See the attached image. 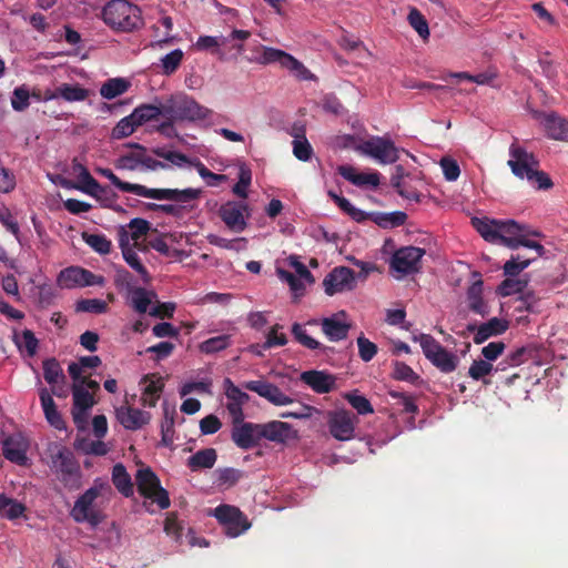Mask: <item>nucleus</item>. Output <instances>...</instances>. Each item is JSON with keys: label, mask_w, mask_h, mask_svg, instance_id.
I'll return each instance as SVG.
<instances>
[{"label": "nucleus", "mask_w": 568, "mask_h": 568, "mask_svg": "<svg viewBox=\"0 0 568 568\" xmlns=\"http://www.w3.org/2000/svg\"><path fill=\"white\" fill-rule=\"evenodd\" d=\"M90 95V90L79 83H61L54 90L47 91L44 100H63L69 103L82 102Z\"/></svg>", "instance_id": "5701e85b"}, {"label": "nucleus", "mask_w": 568, "mask_h": 568, "mask_svg": "<svg viewBox=\"0 0 568 568\" xmlns=\"http://www.w3.org/2000/svg\"><path fill=\"white\" fill-rule=\"evenodd\" d=\"M100 385L95 381H89L88 384L72 385V418L78 429H85L88 417L92 407L95 405L94 393L99 390Z\"/></svg>", "instance_id": "0eeeda50"}, {"label": "nucleus", "mask_w": 568, "mask_h": 568, "mask_svg": "<svg viewBox=\"0 0 568 568\" xmlns=\"http://www.w3.org/2000/svg\"><path fill=\"white\" fill-rule=\"evenodd\" d=\"M237 178V182L232 187V193L244 201L248 197V190L252 184V171L245 163L239 165Z\"/></svg>", "instance_id": "de8ad7c7"}, {"label": "nucleus", "mask_w": 568, "mask_h": 568, "mask_svg": "<svg viewBox=\"0 0 568 568\" xmlns=\"http://www.w3.org/2000/svg\"><path fill=\"white\" fill-rule=\"evenodd\" d=\"M283 68L287 69L296 79L307 81L313 80L314 74L296 58L288 53L284 60Z\"/></svg>", "instance_id": "5fc2aeb1"}, {"label": "nucleus", "mask_w": 568, "mask_h": 568, "mask_svg": "<svg viewBox=\"0 0 568 568\" xmlns=\"http://www.w3.org/2000/svg\"><path fill=\"white\" fill-rule=\"evenodd\" d=\"M184 53L181 49H174L160 59L159 67L164 75L173 74L180 67Z\"/></svg>", "instance_id": "603ef678"}, {"label": "nucleus", "mask_w": 568, "mask_h": 568, "mask_svg": "<svg viewBox=\"0 0 568 568\" xmlns=\"http://www.w3.org/2000/svg\"><path fill=\"white\" fill-rule=\"evenodd\" d=\"M231 439L241 449L254 448L262 439L261 426L244 419L232 420Z\"/></svg>", "instance_id": "a211bd4d"}, {"label": "nucleus", "mask_w": 568, "mask_h": 568, "mask_svg": "<svg viewBox=\"0 0 568 568\" xmlns=\"http://www.w3.org/2000/svg\"><path fill=\"white\" fill-rule=\"evenodd\" d=\"M51 467L63 481H68L69 478L79 475V467L73 460L72 454L65 448L59 449L52 455Z\"/></svg>", "instance_id": "bb28decb"}, {"label": "nucleus", "mask_w": 568, "mask_h": 568, "mask_svg": "<svg viewBox=\"0 0 568 568\" xmlns=\"http://www.w3.org/2000/svg\"><path fill=\"white\" fill-rule=\"evenodd\" d=\"M247 390L256 393L275 406H286L293 403V398L284 394L275 384L265 379L248 381L243 384Z\"/></svg>", "instance_id": "aec40b11"}, {"label": "nucleus", "mask_w": 568, "mask_h": 568, "mask_svg": "<svg viewBox=\"0 0 568 568\" xmlns=\"http://www.w3.org/2000/svg\"><path fill=\"white\" fill-rule=\"evenodd\" d=\"M301 379L318 394L331 392L335 385V378L331 374L320 371L304 372Z\"/></svg>", "instance_id": "c756f323"}, {"label": "nucleus", "mask_w": 568, "mask_h": 568, "mask_svg": "<svg viewBox=\"0 0 568 568\" xmlns=\"http://www.w3.org/2000/svg\"><path fill=\"white\" fill-rule=\"evenodd\" d=\"M142 383L144 384L142 394L143 404L150 407H154L163 390L164 382L162 377L144 376Z\"/></svg>", "instance_id": "c9c22d12"}, {"label": "nucleus", "mask_w": 568, "mask_h": 568, "mask_svg": "<svg viewBox=\"0 0 568 568\" xmlns=\"http://www.w3.org/2000/svg\"><path fill=\"white\" fill-rule=\"evenodd\" d=\"M508 322L503 318L493 317L488 322L483 323L477 328L475 325H468V331H476L474 335V343L481 344L493 336H497L506 332Z\"/></svg>", "instance_id": "cd10ccee"}, {"label": "nucleus", "mask_w": 568, "mask_h": 568, "mask_svg": "<svg viewBox=\"0 0 568 568\" xmlns=\"http://www.w3.org/2000/svg\"><path fill=\"white\" fill-rule=\"evenodd\" d=\"M82 240L100 255L109 254L112 247L111 241L104 234H89L84 232L82 233Z\"/></svg>", "instance_id": "3c124183"}, {"label": "nucleus", "mask_w": 568, "mask_h": 568, "mask_svg": "<svg viewBox=\"0 0 568 568\" xmlns=\"http://www.w3.org/2000/svg\"><path fill=\"white\" fill-rule=\"evenodd\" d=\"M223 389L226 397V409L232 420L245 419L243 406L250 400L248 394L237 387L230 378L223 381Z\"/></svg>", "instance_id": "412c9836"}, {"label": "nucleus", "mask_w": 568, "mask_h": 568, "mask_svg": "<svg viewBox=\"0 0 568 568\" xmlns=\"http://www.w3.org/2000/svg\"><path fill=\"white\" fill-rule=\"evenodd\" d=\"M217 455L214 448H205L196 452L187 459V466L192 470L212 468L216 462Z\"/></svg>", "instance_id": "a18cd8bd"}, {"label": "nucleus", "mask_w": 568, "mask_h": 568, "mask_svg": "<svg viewBox=\"0 0 568 568\" xmlns=\"http://www.w3.org/2000/svg\"><path fill=\"white\" fill-rule=\"evenodd\" d=\"M471 225L485 241L511 250L519 247L524 234H532L534 237L541 236L539 231L532 230L526 224H519L511 219L496 220L487 216H475L471 219Z\"/></svg>", "instance_id": "f257e3e1"}, {"label": "nucleus", "mask_w": 568, "mask_h": 568, "mask_svg": "<svg viewBox=\"0 0 568 568\" xmlns=\"http://www.w3.org/2000/svg\"><path fill=\"white\" fill-rule=\"evenodd\" d=\"M292 334L300 344L310 349H317L322 346V344L315 338L311 337L306 329L298 323L293 324Z\"/></svg>", "instance_id": "0e129e2a"}, {"label": "nucleus", "mask_w": 568, "mask_h": 568, "mask_svg": "<svg viewBox=\"0 0 568 568\" xmlns=\"http://www.w3.org/2000/svg\"><path fill=\"white\" fill-rule=\"evenodd\" d=\"M548 138L568 142V120L554 113L546 114L541 121Z\"/></svg>", "instance_id": "c85d7f7f"}, {"label": "nucleus", "mask_w": 568, "mask_h": 568, "mask_svg": "<svg viewBox=\"0 0 568 568\" xmlns=\"http://www.w3.org/2000/svg\"><path fill=\"white\" fill-rule=\"evenodd\" d=\"M150 223L140 217L132 219L126 225L120 226L118 231L119 239L124 233L128 235L129 243H132L134 246H139L140 240L148 234L150 231Z\"/></svg>", "instance_id": "f704fd0d"}, {"label": "nucleus", "mask_w": 568, "mask_h": 568, "mask_svg": "<svg viewBox=\"0 0 568 568\" xmlns=\"http://www.w3.org/2000/svg\"><path fill=\"white\" fill-rule=\"evenodd\" d=\"M231 345L230 335H219L211 337L199 345V349L204 354H214L227 348Z\"/></svg>", "instance_id": "6e6d98bb"}, {"label": "nucleus", "mask_w": 568, "mask_h": 568, "mask_svg": "<svg viewBox=\"0 0 568 568\" xmlns=\"http://www.w3.org/2000/svg\"><path fill=\"white\" fill-rule=\"evenodd\" d=\"M358 354L362 361L369 362L377 354V346L365 336L361 335L357 337Z\"/></svg>", "instance_id": "774afa93"}, {"label": "nucleus", "mask_w": 568, "mask_h": 568, "mask_svg": "<svg viewBox=\"0 0 568 568\" xmlns=\"http://www.w3.org/2000/svg\"><path fill=\"white\" fill-rule=\"evenodd\" d=\"M222 526L230 530L246 531L251 528L247 516L236 506L221 504L209 511Z\"/></svg>", "instance_id": "dca6fc26"}, {"label": "nucleus", "mask_w": 568, "mask_h": 568, "mask_svg": "<svg viewBox=\"0 0 568 568\" xmlns=\"http://www.w3.org/2000/svg\"><path fill=\"white\" fill-rule=\"evenodd\" d=\"M308 324L321 325L324 335L331 342H339L345 339L351 329V323L345 311H339L320 321L312 320L308 322Z\"/></svg>", "instance_id": "6ab92c4d"}, {"label": "nucleus", "mask_w": 568, "mask_h": 568, "mask_svg": "<svg viewBox=\"0 0 568 568\" xmlns=\"http://www.w3.org/2000/svg\"><path fill=\"white\" fill-rule=\"evenodd\" d=\"M138 128L131 114L121 119L111 132V138L114 140H121L130 136Z\"/></svg>", "instance_id": "4d7b16f0"}, {"label": "nucleus", "mask_w": 568, "mask_h": 568, "mask_svg": "<svg viewBox=\"0 0 568 568\" xmlns=\"http://www.w3.org/2000/svg\"><path fill=\"white\" fill-rule=\"evenodd\" d=\"M196 51H206L215 54L220 60H226V51L223 50V36H200L193 44Z\"/></svg>", "instance_id": "ea45409f"}, {"label": "nucleus", "mask_w": 568, "mask_h": 568, "mask_svg": "<svg viewBox=\"0 0 568 568\" xmlns=\"http://www.w3.org/2000/svg\"><path fill=\"white\" fill-rule=\"evenodd\" d=\"M24 513L26 506L22 503L10 498L4 494H0V517L9 520H16L24 517Z\"/></svg>", "instance_id": "37998d69"}, {"label": "nucleus", "mask_w": 568, "mask_h": 568, "mask_svg": "<svg viewBox=\"0 0 568 568\" xmlns=\"http://www.w3.org/2000/svg\"><path fill=\"white\" fill-rule=\"evenodd\" d=\"M413 341L419 343L425 357L443 373H452L456 369L458 356L442 346L432 335L418 334Z\"/></svg>", "instance_id": "6e6552de"}, {"label": "nucleus", "mask_w": 568, "mask_h": 568, "mask_svg": "<svg viewBox=\"0 0 568 568\" xmlns=\"http://www.w3.org/2000/svg\"><path fill=\"white\" fill-rule=\"evenodd\" d=\"M276 274L281 281L288 284L295 298H298L304 294L305 282H307L305 278L282 268H277Z\"/></svg>", "instance_id": "864d4df0"}, {"label": "nucleus", "mask_w": 568, "mask_h": 568, "mask_svg": "<svg viewBox=\"0 0 568 568\" xmlns=\"http://www.w3.org/2000/svg\"><path fill=\"white\" fill-rule=\"evenodd\" d=\"M262 439L265 438L270 442L283 444L288 439L297 437L296 430L293 429L292 425L281 420H272L264 424H260Z\"/></svg>", "instance_id": "b1692460"}, {"label": "nucleus", "mask_w": 568, "mask_h": 568, "mask_svg": "<svg viewBox=\"0 0 568 568\" xmlns=\"http://www.w3.org/2000/svg\"><path fill=\"white\" fill-rule=\"evenodd\" d=\"M328 195L334 200L341 210H343L354 220L361 221L364 217V212L359 209H356L346 197L337 195L333 191H329Z\"/></svg>", "instance_id": "e2e57ef3"}, {"label": "nucleus", "mask_w": 568, "mask_h": 568, "mask_svg": "<svg viewBox=\"0 0 568 568\" xmlns=\"http://www.w3.org/2000/svg\"><path fill=\"white\" fill-rule=\"evenodd\" d=\"M338 173L356 186L377 187L379 185V174L377 172L358 173L356 169L351 165H341Z\"/></svg>", "instance_id": "2f4dec72"}, {"label": "nucleus", "mask_w": 568, "mask_h": 568, "mask_svg": "<svg viewBox=\"0 0 568 568\" xmlns=\"http://www.w3.org/2000/svg\"><path fill=\"white\" fill-rule=\"evenodd\" d=\"M12 341L22 354L29 357H33L37 354L39 341L32 331L23 329L22 332H14Z\"/></svg>", "instance_id": "58836bf2"}, {"label": "nucleus", "mask_w": 568, "mask_h": 568, "mask_svg": "<svg viewBox=\"0 0 568 568\" xmlns=\"http://www.w3.org/2000/svg\"><path fill=\"white\" fill-rule=\"evenodd\" d=\"M2 449L3 455L8 460L21 466L27 464L28 443L22 435L14 434L7 437L3 442Z\"/></svg>", "instance_id": "a878e982"}, {"label": "nucleus", "mask_w": 568, "mask_h": 568, "mask_svg": "<svg viewBox=\"0 0 568 568\" xmlns=\"http://www.w3.org/2000/svg\"><path fill=\"white\" fill-rule=\"evenodd\" d=\"M57 282L62 288L102 286L104 277L80 266H70L59 273Z\"/></svg>", "instance_id": "4468645a"}, {"label": "nucleus", "mask_w": 568, "mask_h": 568, "mask_svg": "<svg viewBox=\"0 0 568 568\" xmlns=\"http://www.w3.org/2000/svg\"><path fill=\"white\" fill-rule=\"evenodd\" d=\"M217 215L227 230L242 233L247 229L252 213L245 201H227L219 207Z\"/></svg>", "instance_id": "9d476101"}, {"label": "nucleus", "mask_w": 568, "mask_h": 568, "mask_svg": "<svg viewBox=\"0 0 568 568\" xmlns=\"http://www.w3.org/2000/svg\"><path fill=\"white\" fill-rule=\"evenodd\" d=\"M250 37V31L237 29H234L229 36H223V50L226 51V60L237 59L244 52V42Z\"/></svg>", "instance_id": "7c9ffc66"}, {"label": "nucleus", "mask_w": 568, "mask_h": 568, "mask_svg": "<svg viewBox=\"0 0 568 568\" xmlns=\"http://www.w3.org/2000/svg\"><path fill=\"white\" fill-rule=\"evenodd\" d=\"M113 496L109 481L97 478L93 485L75 500L71 516L78 523L88 521L95 525L102 519L101 506L109 503Z\"/></svg>", "instance_id": "7ed1b4c3"}, {"label": "nucleus", "mask_w": 568, "mask_h": 568, "mask_svg": "<svg viewBox=\"0 0 568 568\" xmlns=\"http://www.w3.org/2000/svg\"><path fill=\"white\" fill-rule=\"evenodd\" d=\"M467 302L470 311L474 313L486 316L489 313V307L483 298V281H475L467 290Z\"/></svg>", "instance_id": "e433bc0d"}, {"label": "nucleus", "mask_w": 568, "mask_h": 568, "mask_svg": "<svg viewBox=\"0 0 568 568\" xmlns=\"http://www.w3.org/2000/svg\"><path fill=\"white\" fill-rule=\"evenodd\" d=\"M126 146L130 150L119 155L114 161V165L118 170L158 171L168 168L166 163L154 159L143 145L129 143Z\"/></svg>", "instance_id": "423d86ee"}, {"label": "nucleus", "mask_w": 568, "mask_h": 568, "mask_svg": "<svg viewBox=\"0 0 568 568\" xmlns=\"http://www.w3.org/2000/svg\"><path fill=\"white\" fill-rule=\"evenodd\" d=\"M43 377L52 387L64 384L63 371L55 358H50L43 362Z\"/></svg>", "instance_id": "09e8293b"}, {"label": "nucleus", "mask_w": 568, "mask_h": 568, "mask_svg": "<svg viewBox=\"0 0 568 568\" xmlns=\"http://www.w3.org/2000/svg\"><path fill=\"white\" fill-rule=\"evenodd\" d=\"M106 310H108L106 302L103 300H100V298L80 300L75 304L77 312L103 314L106 312Z\"/></svg>", "instance_id": "13d9d810"}, {"label": "nucleus", "mask_w": 568, "mask_h": 568, "mask_svg": "<svg viewBox=\"0 0 568 568\" xmlns=\"http://www.w3.org/2000/svg\"><path fill=\"white\" fill-rule=\"evenodd\" d=\"M139 493L148 500L156 504L160 509L170 506L168 491L161 487L158 476L150 468H140L135 475Z\"/></svg>", "instance_id": "1a4fd4ad"}, {"label": "nucleus", "mask_w": 568, "mask_h": 568, "mask_svg": "<svg viewBox=\"0 0 568 568\" xmlns=\"http://www.w3.org/2000/svg\"><path fill=\"white\" fill-rule=\"evenodd\" d=\"M102 20L115 30L132 31L142 24L140 9L126 0H111L102 9Z\"/></svg>", "instance_id": "20e7f679"}, {"label": "nucleus", "mask_w": 568, "mask_h": 568, "mask_svg": "<svg viewBox=\"0 0 568 568\" xmlns=\"http://www.w3.org/2000/svg\"><path fill=\"white\" fill-rule=\"evenodd\" d=\"M131 115L134 122H136V125L140 126L158 119L160 115L164 116V103L161 105L141 104L132 111Z\"/></svg>", "instance_id": "79ce46f5"}, {"label": "nucleus", "mask_w": 568, "mask_h": 568, "mask_svg": "<svg viewBox=\"0 0 568 568\" xmlns=\"http://www.w3.org/2000/svg\"><path fill=\"white\" fill-rule=\"evenodd\" d=\"M95 172L106 178L115 187L122 192L133 193L138 196L153 199L159 201H173L178 203H189L199 199L200 189L187 187L179 189H150L142 184L121 181L110 169L97 168Z\"/></svg>", "instance_id": "f03ea898"}, {"label": "nucleus", "mask_w": 568, "mask_h": 568, "mask_svg": "<svg viewBox=\"0 0 568 568\" xmlns=\"http://www.w3.org/2000/svg\"><path fill=\"white\" fill-rule=\"evenodd\" d=\"M73 171L77 173L80 185L77 186L78 190L85 194H94L95 192H101L99 182L90 174L88 169L77 163L73 165Z\"/></svg>", "instance_id": "49530a36"}, {"label": "nucleus", "mask_w": 568, "mask_h": 568, "mask_svg": "<svg viewBox=\"0 0 568 568\" xmlns=\"http://www.w3.org/2000/svg\"><path fill=\"white\" fill-rule=\"evenodd\" d=\"M358 417L346 409L328 412L327 426L331 435L339 442H347L355 437Z\"/></svg>", "instance_id": "f8f14e48"}, {"label": "nucleus", "mask_w": 568, "mask_h": 568, "mask_svg": "<svg viewBox=\"0 0 568 568\" xmlns=\"http://www.w3.org/2000/svg\"><path fill=\"white\" fill-rule=\"evenodd\" d=\"M130 85L131 83L124 78H112L101 85L100 94L105 100H112L125 93Z\"/></svg>", "instance_id": "c03bdc74"}, {"label": "nucleus", "mask_w": 568, "mask_h": 568, "mask_svg": "<svg viewBox=\"0 0 568 568\" xmlns=\"http://www.w3.org/2000/svg\"><path fill=\"white\" fill-rule=\"evenodd\" d=\"M357 150L379 164H392L398 160V149L384 136H373L358 145Z\"/></svg>", "instance_id": "9b49d317"}, {"label": "nucleus", "mask_w": 568, "mask_h": 568, "mask_svg": "<svg viewBox=\"0 0 568 568\" xmlns=\"http://www.w3.org/2000/svg\"><path fill=\"white\" fill-rule=\"evenodd\" d=\"M393 377L397 381H404L412 384H415L419 376L412 369L410 366L405 364L404 362H394L393 364Z\"/></svg>", "instance_id": "052dcab7"}, {"label": "nucleus", "mask_w": 568, "mask_h": 568, "mask_svg": "<svg viewBox=\"0 0 568 568\" xmlns=\"http://www.w3.org/2000/svg\"><path fill=\"white\" fill-rule=\"evenodd\" d=\"M291 135L293 138L292 146L294 156L303 162L310 161L314 151L305 135L304 126L294 125L291 131Z\"/></svg>", "instance_id": "473e14b6"}, {"label": "nucleus", "mask_w": 568, "mask_h": 568, "mask_svg": "<svg viewBox=\"0 0 568 568\" xmlns=\"http://www.w3.org/2000/svg\"><path fill=\"white\" fill-rule=\"evenodd\" d=\"M116 420L128 430H138L148 425L151 414L140 408L122 405L115 408Z\"/></svg>", "instance_id": "4be33fe9"}, {"label": "nucleus", "mask_w": 568, "mask_h": 568, "mask_svg": "<svg viewBox=\"0 0 568 568\" xmlns=\"http://www.w3.org/2000/svg\"><path fill=\"white\" fill-rule=\"evenodd\" d=\"M407 21L423 40H428L430 36L428 22L417 8L409 9Z\"/></svg>", "instance_id": "8fccbe9b"}, {"label": "nucleus", "mask_w": 568, "mask_h": 568, "mask_svg": "<svg viewBox=\"0 0 568 568\" xmlns=\"http://www.w3.org/2000/svg\"><path fill=\"white\" fill-rule=\"evenodd\" d=\"M493 371H494V366L491 363L484 361V359H479V361L473 362V364L470 365V367L468 369V375L474 381H480L485 376L491 374Z\"/></svg>", "instance_id": "338daca9"}, {"label": "nucleus", "mask_w": 568, "mask_h": 568, "mask_svg": "<svg viewBox=\"0 0 568 568\" xmlns=\"http://www.w3.org/2000/svg\"><path fill=\"white\" fill-rule=\"evenodd\" d=\"M40 402L41 407L43 409L45 419L48 423L54 427L55 429L62 430L65 429V423L59 413L55 403L51 396V394L48 392L47 388L40 389Z\"/></svg>", "instance_id": "72a5a7b5"}, {"label": "nucleus", "mask_w": 568, "mask_h": 568, "mask_svg": "<svg viewBox=\"0 0 568 568\" xmlns=\"http://www.w3.org/2000/svg\"><path fill=\"white\" fill-rule=\"evenodd\" d=\"M213 114V111L197 103L186 94H178L164 103V116L171 121H203Z\"/></svg>", "instance_id": "39448f33"}, {"label": "nucleus", "mask_w": 568, "mask_h": 568, "mask_svg": "<svg viewBox=\"0 0 568 568\" xmlns=\"http://www.w3.org/2000/svg\"><path fill=\"white\" fill-rule=\"evenodd\" d=\"M507 164L516 178L525 180L528 174L532 173V170L538 168L539 162L532 153L528 152L515 140L509 146Z\"/></svg>", "instance_id": "2eb2a0df"}, {"label": "nucleus", "mask_w": 568, "mask_h": 568, "mask_svg": "<svg viewBox=\"0 0 568 568\" xmlns=\"http://www.w3.org/2000/svg\"><path fill=\"white\" fill-rule=\"evenodd\" d=\"M525 180H527L536 190H549L554 185L549 175L539 171L538 168L532 170V173L528 174Z\"/></svg>", "instance_id": "69168bd1"}, {"label": "nucleus", "mask_w": 568, "mask_h": 568, "mask_svg": "<svg viewBox=\"0 0 568 568\" xmlns=\"http://www.w3.org/2000/svg\"><path fill=\"white\" fill-rule=\"evenodd\" d=\"M119 247L126 264L140 275L144 283H149L151 281V276L135 251L139 246H134L132 243H129L128 235L124 232L121 235V239H119Z\"/></svg>", "instance_id": "393cba45"}, {"label": "nucleus", "mask_w": 568, "mask_h": 568, "mask_svg": "<svg viewBox=\"0 0 568 568\" xmlns=\"http://www.w3.org/2000/svg\"><path fill=\"white\" fill-rule=\"evenodd\" d=\"M356 275L346 266L333 268L323 280L324 292L328 296L352 291L356 287Z\"/></svg>", "instance_id": "f3484780"}, {"label": "nucleus", "mask_w": 568, "mask_h": 568, "mask_svg": "<svg viewBox=\"0 0 568 568\" xmlns=\"http://www.w3.org/2000/svg\"><path fill=\"white\" fill-rule=\"evenodd\" d=\"M112 483L124 497L133 495L131 476L122 464H115L112 469Z\"/></svg>", "instance_id": "a19ab883"}, {"label": "nucleus", "mask_w": 568, "mask_h": 568, "mask_svg": "<svg viewBox=\"0 0 568 568\" xmlns=\"http://www.w3.org/2000/svg\"><path fill=\"white\" fill-rule=\"evenodd\" d=\"M288 55L287 52L272 48V47H262V54L258 58V62L262 64H270V63H280L281 67L284 64V60Z\"/></svg>", "instance_id": "680f3d73"}, {"label": "nucleus", "mask_w": 568, "mask_h": 568, "mask_svg": "<svg viewBox=\"0 0 568 568\" xmlns=\"http://www.w3.org/2000/svg\"><path fill=\"white\" fill-rule=\"evenodd\" d=\"M425 250L416 246H404L394 252L390 257V268L399 276L413 274L419 271L420 261Z\"/></svg>", "instance_id": "ddd939ff"}, {"label": "nucleus", "mask_w": 568, "mask_h": 568, "mask_svg": "<svg viewBox=\"0 0 568 568\" xmlns=\"http://www.w3.org/2000/svg\"><path fill=\"white\" fill-rule=\"evenodd\" d=\"M155 301L156 294L154 291L135 287L130 292V304L140 314L149 312L151 304Z\"/></svg>", "instance_id": "4c0bfd02"}, {"label": "nucleus", "mask_w": 568, "mask_h": 568, "mask_svg": "<svg viewBox=\"0 0 568 568\" xmlns=\"http://www.w3.org/2000/svg\"><path fill=\"white\" fill-rule=\"evenodd\" d=\"M344 397L359 415H367L374 412L369 400L357 392L347 393Z\"/></svg>", "instance_id": "bf43d9fd"}]
</instances>
